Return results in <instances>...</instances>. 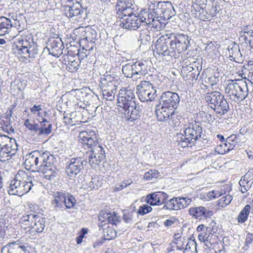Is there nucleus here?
I'll list each match as a JSON object with an SVG mask.
<instances>
[{
	"label": "nucleus",
	"mask_w": 253,
	"mask_h": 253,
	"mask_svg": "<svg viewBox=\"0 0 253 253\" xmlns=\"http://www.w3.org/2000/svg\"><path fill=\"white\" fill-rule=\"evenodd\" d=\"M49 47L46 46L42 48L33 41L31 36H23L18 39L16 48L18 53L22 54L25 58H35L42 51L41 56L44 52H48L49 54L58 57L62 54V50L64 48L62 41L59 38H52L49 40Z\"/></svg>",
	"instance_id": "nucleus-1"
},
{
	"label": "nucleus",
	"mask_w": 253,
	"mask_h": 253,
	"mask_svg": "<svg viewBox=\"0 0 253 253\" xmlns=\"http://www.w3.org/2000/svg\"><path fill=\"white\" fill-rule=\"evenodd\" d=\"M25 157L24 165L26 169L41 171L45 174L44 177L48 179L54 176V158L48 152L35 150L27 154Z\"/></svg>",
	"instance_id": "nucleus-2"
},
{
	"label": "nucleus",
	"mask_w": 253,
	"mask_h": 253,
	"mask_svg": "<svg viewBox=\"0 0 253 253\" xmlns=\"http://www.w3.org/2000/svg\"><path fill=\"white\" fill-rule=\"evenodd\" d=\"M117 105L122 109L127 120L133 122L139 119L141 109L136 103L134 91L128 88H122L118 94Z\"/></svg>",
	"instance_id": "nucleus-3"
},
{
	"label": "nucleus",
	"mask_w": 253,
	"mask_h": 253,
	"mask_svg": "<svg viewBox=\"0 0 253 253\" xmlns=\"http://www.w3.org/2000/svg\"><path fill=\"white\" fill-rule=\"evenodd\" d=\"M34 178L27 172L20 170L15 175L14 179L11 181L9 186V193L11 195L21 196L29 192L34 184Z\"/></svg>",
	"instance_id": "nucleus-4"
},
{
	"label": "nucleus",
	"mask_w": 253,
	"mask_h": 253,
	"mask_svg": "<svg viewBox=\"0 0 253 253\" xmlns=\"http://www.w3.org/2000/svg\"><path fill=\"white\" fill-rule=\"evenodd\" d=\"M203 129L199 122H195L194 124H190L184 130V134L177 133L178 146L182 148L191 147L201 137Z\"/></svg>",
	"instance_id": "nucleus-5"
},
{
	"label": "nucleus",
	"mask_w": 253,
	"mask_h": 253,
	"mask_svg": "<svg viewBox=\"0 0 253 253\" xmlns=\"http://www.w3.org/2000/svg\"><path fill=\"white\" fill-rule=\"evenodd\" d=\"M205 98L208 105L216 114L222 116L229 111V104L224 96L219 91H212L208 92Z\"/></svg>",
	"instance_id": "nucleus-6"
},
{
	"label": "nucleus",
	"mask_w": 253,
	"mask_h": 253,
	"mask_svg": "<svg viewBox=\"0 0 253 253\" xmlns=\"http://www.w3.org/2000/svg\"><path fill=\"white\" fill-rule=\"evenodd\" d=\"M153 4V10L158 17L157 19L159 20V28H163L168 23V20L176 14V11L170 1H159Z\"/></svg>",
	"instance_id": "nucleus-7"
},
{
	"label": "nucleus",
	"mask_w": 253,
	"mask_h": 253,
	"mask_svg": "<svg viewBox=\"0 0 253 253\" xmlns=\"http://www.w3.org/2000/svg\"><path fill=\"white\" fill-rule=\"evenodd\" d=\"M225 92L234 101L239 102L248 96V86L246 82L242 80L235 82L232 81L227 84Z\"/></svg>",
	"instance_id": "nucleus-8"
},
{
	"label": "nucleus",
	"mask_w": 253,
	"mask_h": 253,
	"mask_svg": "<svg viewBox=\"0 0 253 253\" xmlns=\"http://www.w3.org/2000/svg\"><path fill=\"white\" fill-rule=\"evenodd\" d=\"M136 89L138 97L141 102L153 101L157 96V87L150 81H141Z\"/></svg>",
	"instance_id": "nucleus-9"
},
{
	"label": "nucleus",
	"mask_w": 253,
	"mask_h": 253,
	"mask_svg": "<svg viewBox=\"0 0 253 253\" xmlns=\"http://www.w3.org/2000/svg\"><path fill=\"white\" fill-rule=\"evenodd\" d=\"M172 48L171 40L169 34L161 36L154 42L153 51L159 56L162 57L174 56Z\"/></svg>",
	"instance_id": "nucleus-10"
},
{
	"label": "nucleus",
	"mask_w": 253,
	"mask_h": 253,
	"mask_svg": "<svg viewBox=\"0 0 253 253\" xmlns=\"http://www.w3.org/2000/svg\"><path fill=\"white\" fill-rule=\"evenodd\" d=\"M87 161L84 157H76L70 159L66 163L65 173L71 178H75L76 176L83 172Z\"/></svg>",
	"instance_id": "nucleus-11"
},
{
	"label": "nucleus",
	"mask_w": 253,
	"mask_h": 253,
	"mask_svg": "<svg viewBox=\"0 0 253 253\" xmlns=\"http://www.w3.org/2000/svg\"><path fill=\"white\" fill-rule=\"evenodd\" d=\"M174 54L180 53L186 50L190 44V40L187 35L180 33L169 34Z\"/></svg>",
	"instance_id": "nucleus-12"
},
{
	"label": "nucleus",
	"mask_w": 253,
	"mask_h": 253,
	"mask_svg": "<svg viewBox=\"0 0 253 253\" xmlns=\"http://www.w3.org/2000/svg\"><path fill=\"white\" fill-rule=\"evenodd\" d=\"M64 12L68 18L78 21H83L87 17V10L82 7L79 2L73 3L72 5H65Z\"/></svg>",
	"instance_id": "nucleus-13"
},
{
	"label": "nucleus",
	"mask_w": 253,
	"mask_h": 253,
	"mask_svg": "<svg viewBox=\"0 0 253 253\" xmlns=\"http://www.w3.org/2000/svg\"><path fill=\"white\" fill-rule=\"evenodd\" d=\"M139 9L133 0H119L116 5L117 16L121 17L124 15L137 14Z\"/></svg>",
	"instance_id": "nucleus-14"
},
{
	"label": "nucleus",
	"mask_w": 253,
	"mask_h": 253,
	"mask_svg": "<svg viewBox=\"0 0 253 253\" xmlns=\"http://www.w3.org/2000/svg\"><path fill=\"white\" fill-rule=\"evenodd\" d=\"M201 70L202 65L198 62L194 61L183 66L181 74L185 81L197 80Z\"/></svg>",
	"instance_id": "nucleus-15"
},
{
	"label": "nucleus",
	"mask_w": 253,
	"mask_h": 253,
	"mask_svg": "<svg viewBox=\"0 0 253 253\" xmlns=\"http://www.w3.org/2000/svg\"><path fill=\"white\" fill-rule=\"evenodd\" d=\"M120 18L119 25L123 29L128 30H136L141 26L137 14L124 15Z\"/></svg>",
	"instance_id": "nucleus-16"
},
{
	"label": "nucleus",
	"mask_w": 253,
	"mask_h": 253,
	"mask_svg": "<svg viewBox=\"0 0 253 253\" xmlns=\"http://www.w3.org/2000/svg\"><path fill=\"white\" fill-rule=\"evenodd\" d=\"M180 101V97L177 93L172 91H165L162 93L160 99V104L165 105L176 110Z\"/></svg>",
	"instance_id": "nucleus-17"
},
{
	"label": "nucleus",
	"mask_w": 253,
	"mask_h": 253,
	"mask_svg": "<svg viewBox=\"0 0 253 253\" xmlns=\"http://www.w3.org/2000/svg\"><path fill=\"white\" fill-rule=\"evenodd\" d=\"M79 137L82 143L86 144L91 149L103 147L94 131H82L79 134Z\"/></svg>",
	"instance_id": "nucleus-18"
},
{
	"label": "nucleus",
	"mask_w": 253,
	"mask_h": 253,
	"mask_svg": "<svg viewBox=\"0 0 253 253\" xmlns=\"http://www.w3.org/2000/svg\"><path fill=\"white\" fill-rule=\"evenodd\" d=\"M139 18L141 25L151 26L152 27H159V20L157 19L158 17L157 15L154 14V11L152 12H149L148 10L145 9L141 8L140 10L138 11Z\"/></svg>",
	"instance_id": "nucleus-19"
},
{
	"label": "nucleus",
	"mask_w": 253,
	"mask_h": 253,
	"mask_svg": "<svg viewBox=\"0 0 253 253\" xmlns=\"http://www.w3.org/2000/svg\"><path fill=\"white\" fill-rule=\"evenodd\" d=\"M105 153L104 148H95L91 149L89 153H86L85 156L86 161L90 164L92 168H95L101 162L105 159Z\"/></svg>",
	"instance_id": "nucleus-20"
},
{
	"label": "nucleus",
	"mask_w": 253,
	"mask_h": 253,
	"mask_svg": "<svg viewBox=\"0 0 253 253\" xmlns=\"http://www.w3.org/2000/svg\"><path fill=\"white\" fill-rule=\"evenodd\" d=\"M191 200L184 197H173L167 201L162 209L169 210H178L182 209L190 204Z\"/></svg>",
	"instance_id": "nucleus-21"
},
{
	"label": "nucleus",
	"mask_w": 253,
	"mask_h": 253,
	"mask_svg": "<svg viewBox=\"0 0 253 253\" xmlns=\"http://www.w3.org/2000/svg\"><path fill=\"white\" fill-rule=\"evenodd\" d=\"M119 80L110 75L100 77L99 86L101 90L116 91L119 84Z\"/></svg>",
	"instance_id": "nucleus-22"
},
{
	"label": "nucleus",
	"mask_w": 253,
	"mask_h": 253,
	"mask_svg": "<svg viewBox=\"0 0 253 253\" xmlns=\"http://www.w3.org/2000/svg\"><path fill=\"white\" fill-rule=\"evenodd\" d=\"M169 195L164 192L158 191L148 194L146 196V202L151 206L166 204Z\"/></svg>",
	"instance_id": "nucleus-23"
},
{
	"label": "nucleus",
	"mask_w": 253,
	"mask_h": 253,
	"mask_svg": "<svg viewBox=\"0 0 253 253\" xmlns=\"http://www.w3.org/2000/svg\"><path fill=\"white\" fill-rule=\"evenodd\" d=\"M98 219L101 223L104 222L106 224H111L117 226L121 222L120 216L115 212H107L105 211H100L98 214Z\"/></svg>",
	"instance_id": "nucleus-24"
},
{
	"label": "nucleus",
	"mask_w": 253,
	"mask_h": 253,
	"mask_svg": "<svg viewBox=\"0 0 253 253\" xmlns=\"http://www.w3.org/2000/svg\"><path fill=\"white\" fill-rule=\"evenodd\" d=\"M156 114L159 121L164 122L170 119L174 121L175 110L165 105H161L160 108L156 109Z\"/></svg>",
	"instance_id": "nucleus-25"
},
{
	"label": "nucleus",
	"mask_w": 253,
	"mask_h": 253,
	"mask_svg": "<svg viewBox=\"0 0 253 253\" xmlns=\"http://www.w3.org/2000/svg\"><path fill=\"white\" fill-rule=\"evenodd\" d=\"M189 213L193 217L200 219L202 217L210 218L213 214L211 211L202 206L191 207L189 210Z\"/></svg>",
	"instance_id": "nucleus-26"
},
{
	"label": "nucleus",
	"mask_w": 253,
	"mask_h": 253,
	"mask_svg": "<svg viewBox=\"0 0 253 253\" xmlns=\"http://www.w3.org/2000/svg\"><path fill=\"white\" fill-rule=\"evenodd\" d=\"M148 63L149 61L143 60L136 61L132 64L135 79L140 78L147 73L149 69Z\"/></svg>",
	"instance_id": "nucleus-27"
},
{
	"label": "nucleus",
	"mask_w": 253,
	"mask_h": 253,
	"mask_svg": "<svg viewBox=\"0 0 253 253\" xmlns=\"http://www.w3.org/2000/svg\"><path fill=\"white\" fill-rule=\"evenodd\" d=\"M34 217L33 225L31 229L28 231V234H32L35 233H42L45 227V218L42 216L33 214Z\"/></svg>",
	"instance_id": "nucleus-28"
},
{
	"label": "nucleus",
	"mask_w": 253,
	"mask_h": 253,
	"mask_svg": "<svg viewBox=\"0 0 253 253\" xmlns=\"http://www.w3.org/2000/svg\"><path fill=\"white\" fill-rule=\"evenodd\" d=\"M27 248L21 245L18 241L9 243L1 249V253H26Z\"/></svg>",
	"instance_id": "nucleus-29"
},
{
	"label": "nucleus",
	"mask_w": 253,
	"mask_h": 253,
	"mask_svg": "<svg viewBox=\"0 0 253 253\" xmlns=\"http://www.w3.org/2000/svg\"><path fill=\"white\" fill-rule=\"evenodd\" d=\"M65 200L63 192H56L53 195L51 200V207L56 211L65 210L64 201Z\"/></svg>",
	"instance_id": "nucleus-30"
},
{
	"label": "nucleus",
	"mask_w": 253,
	"mask_h": 253,
	"mask_svg": "<svg viewBox=\"0 0 253 253\" xmlns=\"http://www.w3.org/2000/svg\"><path fill=\"white\" fill-rule=\"evenodd\" d=\"M35 217L33 213L25 215L22 216L19 221V225L21 228L25 229L26 233L31 229L33 225V220Z\"/></svg>",
	"instance_id": "nucleus-31"
},
{
	"label": "nucleus",
	"mask_w": 253,
	"mask_h": 253,
	"mask_svg": "<svg viewBox=\"0 0 253 253\" xmlns=\"http://www.w3.org/2000/svg\"><path fill=\"white\" fill-rule=\"evenodd\" d=\"M12 27L11 20L4 16L0 17V36L8 33Z\"/></svg>",
	"instance_id": "nucleus-32"
},
{
	"label": "nucleus",
	"mask_w": 253,
	"mask_h": 253,
	"mask_svg": "<svg viewBox=\"0 0 253 253\" xmlns=\"http://www.w3.org/2000/svg\"><path fill=\"white\" fill-rule=\"evenodd\" d=\"M229 57L232 58L231 60L236 61V59L242 57V55L241 53L239 45L235 42H232L228 47Z\"/></svg>",
	"instance_id": "nucleus-33"
},
{
	"label": "nucleus",
	"mask_w": 253,
	"mask_h": 253,
	"mask_svg": "<svg viewBox=\"0 0 253 253\" xmlns=\"http://www.w3.org/2000/svg\"><path fill=\"white\" fill-rule=\"evenodd\" d=\"M10 155H14L18 149V145L16 140L10 138L9 142L5 144L4 146L0 148V150H4Z\"/></svg>",
	"instance_id": "nucleus-34"
},
{
	"label": "nucleus",
	"mask_w": 253,
	"mask_h": 253,
	"mask_svg": "<svg viewBox=\"0 0 253 253\" xmlns=\"http://www.w3.org/2000/svg\"><path fill=\"white\" fill-rule=\"evenodd\" d=\"M63 195L65 198L64 201V208L69 209L74 208L76 204L75 198L69 193L63 192Z\"/></svg>",
	"instance_id": "nucleus-35"
},
{
	"label": "nucleus",
	"mask_w": 253,
	"mask_h": 253,
	"mask_svg": "<svg viewBox=\"0 0 253 253\" xmlns=\"http://www.w3.org/2000/svg\"><path fill=\"white\" fill-rule=\"evenodd\" d=\"M192 7V9L195 10V11L199 12V16L201 20L205 21L210 20V14H209L208 12L206 10H205L203 7L199 6L197 4H194Z\"/></svg>",
	"instance_id": "nucleus-36"
},
{
	"label": "nucleus",
	"mask_w": 253,
	"mask_h": 253,
	"mask_svg": "<svg viewBox=\"0 0 253 253\" xmlns=\"http://www.w3.org/2000/svg\"><path fill=\"white\" fill-rule=\"evenodd\" d=\"M251 180L243 176L241 177L239 183L242 193L247 192L250 189L253 184V182H251Z\"/></svg>",
	"instance_id": "nucleus-37"
},
{
	"label": "nucleus",
	"mask_w": 253,
	"mask_h": 253,
	"mask_svg": "<svg viewBox=\"0 0 253 253\" xmlns=\"http://www.w3.org/2000/svg\"><path fill=\"white\" fill-rule=\"evenodd\" d=\"M150 31L147 28L140 31L139 41L143 44H147L151 40Z\"/></svg>",
	"instance_id": "nucleus-38"
},
{
	"label": "nucleus",
	"mask_w": 253,
	"mask_h": 253,
	"mask_svg": "<svg viewBox=\"0 0 253 253\" xmlns=\"http://www.w3.org/2000/svg\"><path fill=\"white\" fill-rule=\"evenodd\" d=\"M251 207L249 205H247L244 209L240 212L238 220L240 223L245 222L248 218V215L250 211Z\"/></svg>",
	"instance_id": "nucleus-39"
},
{
	"label": "nucleus",
	"mask_w": 253,
	"mask_h": 253,
	"mask_svg": "<svg viewBox=\"0 0 253 253\" xmlns=\"http://www.w3.org/2000/svg\"><path fill=\"white\" fill-rule=\"evenodd\" d=\"M122 72L126 77L135 79L132 64L128 63L124 65L122 67Z\"/></svg>",
	"instance_id": "nucleus-40"
},
{
	"label": "nucleus",
	"mask_w": 253,
	"mask_h": 253,
	"mask_svg": "<svg viewBox=\"0 0 253 253\" xmlns=\"http://www.w3.org/2000/svg\"><path fill=\"white\" fill-rule=\"evenodd\" d=\"M85 37L84 39L89 42L91 44H94L95 41L97 39V33L93 29L87 30L85 33Z\"/></svg>",
	"instance_id": "nucleus-41"
},
{
	"label": "nucleus",
	"mask_w": 253,
	"mask_h": 253,
	"mask_svg": "<svg viewBox=\"0 0 253 253\" xmlns=\"http://www.w3.org/2000/svg\"><path fill=\"white\" fill-rule=\"evenodd\" d=\"M144 178L147 180H150L154 179H157L161 177L160 173L157 170L151 169L145 172L143 176Z\"/></svg>",
	"instance_id": "nucleus-42"
},
{
	"label": "nucleus",
	"mask_w": 253,
	"mask_h": 253,
	"mask_svg": "<svg viewBox=\"0 0 253 253\" xmlns=\"http://www.w3.org/2000/svg\"><path fill=\"white\" fill-rule=\"evenodd\" d=\"M232 200V197L229 194L222 197L218 201V205L223 208L228 205Z\"/></svg>",
	"instance_id": "nucleus-43"
},
{
	"label": "nucleus",
	"mask_w": 253,
	"mask_h": 253,
	"mask_svg": "<svg viewBox=\"0 0 253 253\" xmlns=\"http://www.w3.org/2000/svg\"><path fill=\"white\" fill-rule=\"evenodd\" d=\"M80 61H79V60L78 61H76L75 60L70 61L68 66L69 71L71 73L76 72L80 66Z\"/></svg>",
	"instance_id": "nucleus-44"
},
{
	"label": "nucleus",
	"mask_w": 253,
	"mask_h": 253,
	"mask_svg": "<svg viewBox=\"0 0 253 253\" xmlns=\"http://www.w3.org/2000/svg\"><path fill=\"white\" fill-rule=\"evenodd\" d=\"M209 83L211 86H213L217 84L219 81V74L218 72L214 73L213 75H211L208 78Z\"/></svg>",
	"instance_id": "nucleus-45"
},
{
	"label": "nucleus",
	"mask_w": 253,
	"mask_h": 253,
	"mask_svg": "<svg viewBox=\"0 0 253 253\" xmlns=\"http://www.w3.org/2000/svg\"><path fill=\"white\" fill-rule=\"evenodd\" d=\"M103 97L107 100L113 101L115 99L116 91L102 90Z\"/></svg>",
	"instance_id": "nucleus-46"
},
{
	"label": "nucleus",
	"mask_w": 253,
	"mask_h": 253,
	"mask_svg": "<svg viewBox=\"0 0 253 253\" xmlns=\"http://www.w3.org/2000/svg\"><path fill=\"white\" fill-rule=\"evenodd\" d=\"M152 208L151 206L148 205H143L140 206L138 210L137 213L140 215H143L151 212Z\"/></svg>",
	"instance_id": "nucleus-47"
},
{
	"label": "nucleus",
	"mask_w": 253,
	"mask_h": 253,
	"mask_svg": "<svg viewBox=\"0 0 253 253\" xmlns=\"http://www.w3.org/2000/svg\"><path fill=\"white\" fill-rule=\"evenodd\" d=\"M13 155H9L7 152H6L4 150L0 149V161L1 162H5L10 160L11 156Z\"/></svg>",
	"instance_id": "nucleus-48"
},
{
	"label": "nucleus",
	"mask_w": 253,
	"mask_h": 253,
	"mask_svg": "<svg viewBox=\"0 0 253 253\" xmlns=\"http://www.w3.org/2000/svg\"><path fill=\"white\" fill-rule=\"evenodd\" d=\"M41 128L43 130H46V132H44L43 133V135H48L51 132L52 130V124H42L41 123Z\"/></svg>",
	"instance_id": "nucleus-49"
},
{
	"label": "nucleus",
	"mask_w": 253,
	"mask_h": 253,
	"mask_svg": "<svg viewBox=\"0 0 253 253\" xmlns=\"http://www.w3.org/2000/svg\"><path fill=\"white\" fill-rule=\"evenodd\" d=\"M203 3L205 4L206 8L209 10L210 13L212 12L213 7L216 4L215 0H205Z\"/></svg>",
	"instance_id": "nucleus-50"
},
{
	"label": "nucleus",
	"mask_w": 253,
	"mask_h": 253,
	"mask_svg": "<svg viewBox=\"0 0 253 253\" xmlns=\"http://www.w3.org/2000/svg\"><path fill=\"white\" fill-rule=\"evenodd\" d=\"M226 194V192H222V191H219L216 190H212L211 191H210L208 193V196L210 198H217L220 196H221L223 195H224Z\"/></svg>",
	"instance_id": "nucleus-51"
},
{
	"label": "nucleus",
	"mask_w": 253,
	"mask_h": 253,
	"mask_svg": "<svg viewBox=\"0 0 253 253\" xmlns=\"http://www.w3.org/2000/svg\"><path fill=\"white\" fill-rule=\"evenodd\" d=\"M98 181L96 180L95 178H92L91 181L86 183V189L90 190L95 188H98L97 183Z\"/></svg>",
	"instance_id": "nucleus-52"
},
{
	"label": "nucleus",
	"mask_w": 253,
	"mask_h": 253,
	"mask_svg": "<svg viewBox=\"0 0 253 253\" xmlns=\"http://www.w3.org/2000/svg\"><path fill=\"white\" fill-rule=\"evenodd\" d=\"M36 123L35 121H30L29 119H26L24 122V125L26 128L31 131H33Z\"/></svg>",
	"instance_id": "nucleus-53"
},
{
	"label": "nucleus",
	"mask_w": 253,
	"mask_h": 253,
	"mask_svg": "<svg viewBox=\"0 0 253 253\" xmlns=\"http://www.w3.org/2000/svg\"><path fill=\"white\" fill-rule=\"evenodd\" d=\"M45 130V129L43 130L41 128L40 124L39 125L36 123L33 131L35 133L37 134L38 136H41L42 135L44 132H46Z\"/></svg>",
	"instance_id": "nucleus-54"
},
{
	"label": "nucleus",
	"mask_w": 253,
	"mask_h": 253,
	"mask_svg": "<svg viewBox=\"0 0 253 253\" xmlns=\"http://www.w3.org/2000/svg\"><path fill=\"white\" fill-rule=\"evenodd\" d=\"M106 235L105 236L107 240H111L114 238L117 235L116 231L112 229H108L106 232Z\"/></svg>",
	"instance_id": "nucleus-55"
},
{
	"label": "nucleus",
	"mask_w": 253,
	"mask_h": 253,
	"mask_svg": "<svg viewBox=\"0 0 253 253\" xmlns=\"http://www.w3.org/2000/svg\"><path fill=\"white\" fill-rule=\"evenodd\" d=\"M31 112L34 114H37L39 116H41L40 111L42 110L41 105H34L31 109Z\"/></svg>",
	"instance_id": "nucleus-56"
},
{
	"label": "nucleus",
	"mask_w": 253,
	"mask_h": 253,
	"mask_svg": "<svg viewBox=\"0 0 253 253\" xmlns=\"http://www.w3.org/2000/svg\"><path fill=\"white\" fill-rule=\"evenodd\" d=\"M9 137L5 135H0V148L4 146L5 143L9 142Z\"/></svg>",
	"instance_id": "nucleus-57"
},
{
	"label": "nucleus",
	"mask_w": 253,
	"mask_h": 253,
	"mask_svg": "<svg viewBox=\"0 0 253 253\" xmlns=\"http://www.w3.org/2000/svg\"><path fill=\"white\" fill-rule=\"evenodd\" d=\"M177 220V219L175 217L172 216L170 217L169 219L166 220L164 222V224L166 227H170L172 226L176 221Z\"/></svg>",
	"instance_id": "nucleus-58"
},
{
	"label": "nucleus",
	"mask_w": 253,
	"mask_h": 253,
	"mask_svg": "<svg viewBox=\"0 0 253 253\" xmlns=\"http://www.w3.org/2000/svg\"><path fill=\"white\" fill-rule=\"evenodd\" d=\"M133 212H128L124 214L123 215V219L126 223H131L133 218Z\"/></svg>",
	"instance_id": "nucleus-59"
},
{
	"label": "nucleus",
	"mask_w": 253,
	"mask_h": 253,
	"mask_svg": "<svg viewBox=\"0 0 253 253\" xmlns=\"http://www.w3.org/2000/svg\"><path fill=\"white\" fill-rule=\"evenodd\" d=\"M211 230L210 227L206 226L205 225L202 224L199 225L197 228V232H210Z\"/></svg>",
	"instance_id": "nucleus-60"
},
{
	"label": "nucleus",
	"mask_w": 253,
	"mask_h": 253,
	"mask_svg": "<svg viewBox=\"0 0 253 253\" xmlns=\"http://www.w3.org/2000/svg\"><path fill=\"white\" fill-rule=\"evenodd\" d=\"M198 238L199 241L203 242L208 239L209 236L207 235V232H201L199 234Z\"/></svg>",
	"instance_id": "nucleus-61"
},
{
	"label": "nucleus",
	"mask_w": 253,
	"mask_h": 253,
	"mask_svg": "<svg viewBox=\"0 0 253 253\" xmlns=\"http://www.w3.org/2000/svg\"><path fill=\"white\" fill-rule=\"evenodd\" d=\"M70 114H67L63 117L64 123L66 125L71 124L73 123L72 119L70 118Z\"/></svg>",
	"instance_id": "nucleus-62"
},
{
	"label": "nucleus",
	"mask_w": 253,
	"mask_h": 253,
	"mask_svg": "<svg viewBox=\"0 0 253 253\" xmlns=\"http://www.w3.org/2000/svg\"><path fill=\"white\" fill-rule=\"evenodd\" d=\"M237 137L236 136V135H231L230 136H229V137H228L226 139V141L227 142H235V143H237Z\"/></svg>",
	"instance_id": "nucleus-63"
},
{
	"label": "nucleus",
	"mask_w": 253,
	"mask_h": 253,
	"mask_svg": "<svg viewBox=\"0 0 253 253\" xmlns=\"http://www.w3.org/2000/svg\"><path fill=\"white\" fill-rule=\"evenodd\" d=\"M243 177L250 180H253V169H250Z\"/></svg>",
	"instance_id": "nucleus-64"
}]
</instances>
